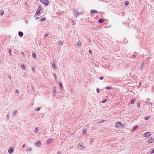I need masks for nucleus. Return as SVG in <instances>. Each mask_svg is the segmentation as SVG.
<instances>
[{
    "label": "nucleus",
    "instance_id": "49",
    "mask_svg": "<svg viewBox=\"0 0 154 154\" xmlns=\"http://www.w3.org/2000/svg\"><path fill=\"white\" fill-rule=\"evenodd\" d=\"M32 71L33 72H34L35 71V68L34 67H33L32 68Z\"/></svg>",
    "mask_w": 154,
    "mask_h": 154
},
{
    "label": "nucleus",
    "instance_id": "33",
    "mask_svg": "<svg viewBox=\"0 0 154 154\" xmlns=\"http://www.w3.org/2000/svg\"><path fill=\"white\" fill-rule=\"evenodd\" d=\"M41 109V107H39L38 108H37L35 110L37 111H38L40 109Z\"/></svg>",
    "mask_w": 154,
    "mask_h": 154
},
{
    "label": "nucleus",
    "instance_id": "12",
    "mask_svg": "<svg viewBox=\"0 0 154 154\" xmlns=\"http://www.w3.org/2000/svg\"><path fill=\"white\" fill-rule=\"evenodd\" d=\"M53 139L52 138H50L49 139L47 142V144H49L51 143L53 140Z\"/></svg>",
    "mask_w": 154,
    "mask_h": 154
},
{
    "label": "nucleus",
    "instance_id": "4",
    "mask_svg": "<svg viewBox=\"0 0 154 154\" xmlns=\"http://www.w3.org/2000/svg\"><path fill=\"white\" fill-rule=\"evenodd\" d=\"M41 2L45 5H48L49 3V1L48 0H41Z\"/></svg>",
    "mask_w": 154,
    "mask_h": 154
},
{
    "label": "nucleus",
    "instance_id": "46",
    "mask_svg": "<svg viewBox=\"0 0 154 154\" xmlns=\"http://www.w3.org/2000/svg\"><path fill=\"white\" fill-rule=\"evenodd\" d=\"M15 92L17 93L19 92V90L18 89H16L15 91Z\"/></svg>",
    "mask_w": 154,
    "mask_h": 154
},
{
    "label": "nucleus",
    "instance_id": "50",
    "mask_svg": "<svg viewBox=\"0 0 154 154\" xmlns=\"http://www.w3.org/2000/svg\"><path fill=\"white\" fill-rule=\"evenodd\" d=\"M141 82H139V84H138V85H139V86H140L141 85Z\"/></svg>",
    "mask_w": 154,
    "mask_h": 154
},
{
    "label": "nucleus",
    "instance_id": "51",
    "mask_svg": "<svg viewBox=\"0 0 154 154\" xmlns=\"http://www.w3.org/2000/svg\"><path fill=\"white\" fill-rule=\"evenodd\" d=\"M136 55L135 54H133V57L134 58H135L136 57Z\"/></svg>",
    "mask_w": 154,
    "mask_h": 154
},
{
    "label": "nucleus",
    "instance_id": "1",
    "mask_svg": "<svg viewBox=\"0 0 154 154\" xmlns=\"http://www.w3.org/2000/svg\"><path fill=\"white\" fill-rule=\"evenodd\" d=\"M115 127L116 128H119L121 127L124 128L125 127V125L122 124L121 122H118L115 124Z\"/></svg>",
    "mask_w": 154,
    "mask_h": 154
},
{
    "label": "nucleus",
    "instance_id": "6",
    "mask_svg": "<svg viewBox=\"0 0 154 154\" xmlns=\"http://www.w3.org/2000/svg\"><path fill=\"white\" fill-rule=\"evenodd\" d=\"M147 141L149 143H152L154 142V139L151 137Z\"/></svg>",
    "mask_w": 154,
    "mask_h": 154
},
{
    "label": "nucleus",
    "instance_id": "29",
    "mask_svg": "<svg viewBox=\"0 0 154 154\" xmlns=\"http://www.w3.org/2000/svg\"><path fill=\"white\" fill-rule=\"evenodd\" d=\"M38 131V128L36 127L35 128V132L36 133H37Z\"/></svg>",
    "mask_w": 154,
    "mask_h": 154
},
{
    "label": "nucleus",
    "instance_id": "48",
    "mask_svg": "<svg viewBox=\"0 0 154 154\" xmlns=\"http://www.w3.org/2000/svg\"><path fill=\"white\" fill-rule=\"evenodd\" d=\"M21 54L22 55H25V53H24V52H21Z\"/></svg>",
    "mask_w": 154,
    "mask_h": 154
},
{
    "label": "nucleus",
    "instance_id": "26",
    "mask_svg": "<svg viewBox=\"0 0 154 154\" xmlns=\"http://www.w3.org/2000/svg\"><path fill=\"white\" fill-rule=\"evenodd\" d=\"M150 117L146 116L144 118V119L146 120H147L149 119Z\"/></svg>",
    "mask_w": 154,
    "mask_h": 154
},
{
    "label": "nucleus",
    "instance_id": "2",
    "mask_svg": "<svg viewBox=\"0 0 154 154\" xmlns=\"http://www.w3.org/2000/svg\"><path fill=\"white\" fill-rule=\"evenodd\" d=\"M42 9V7L41 6H39L38 8V10H37L36 14L35 16L38 15V16L40 15V14H39L40 13V11Z\"/></svg>",
    "mask_w": 154,
    "mask_h": 154
},
{
    "label": "nucleus",
    "instance_id": "24",
    "mask_svg": "<svg viewBox=\"0 0 154 154\" xmlns=\"http://www.w3.org/2000/svg\"><path fill=\"white\" fill-rule=\"evenodd\" d=\"M81 42L79 41L78 42L76 45L77 46H79L81 45Z\"/></svg>",
    "mask_w": 154,
    "mask_h": 154
},
{
    "label": "nucleus",
    "instance_id": "44",
    "mask_svg": "<svg viewBox=\"0 0 154 154\" xmlns=\"http://www.w3.org/2000/svg\"><path fill=\"white\" fill-rule=\"evenodd\" d=\"M72 22L73 23V25H74L75 21L73 20H72Z\"/></svg>",
    "mask_w": 154,
    "mask_h": 154
},
{
    "label": "nucleus",
    "instance_id": "35",
    "mask_svg": "<svg viewBox=\"0 0 154 154\" xmlns=\"http://www.w3.org/2000/svg\"><path fill=\"white\" fill-rule=\"evenodd\" d=\"M125 4L126 5H128L129 4V2H128V1H125Z\"/></svg>",
    "mask_w": 154,
    "mask_h": 154
},
{
    "label": "nucleus",
    "instance_id": "57",
    "mask_svg": "<svg viewBox=\"0 0 154 154\" xmlns=\"http://www.w3.org/2000/svg\"><path fill=\"white\" fill-rule=\"evenodd\" d=\"M141 0H139V1H141Z\"/></svg>",
    "mask_w": 154,
    "mask_h": 154
},
{
    "label": "nucleus",
    "instance_id": "37",
    "mask_svg": "<svg viewBox=\"0 0 154 154\" xmlns=\"http://www.w3.org/2000/svg\"><path fill=\"white\" fill-rule=\"evenodd\" d=\"M107 101V100L106 99H105V100H103L102 102V103H105Z\"/></svg>",
    "mask_w": 154,
    "mask_h": 154
},
{
    "label": "nucleus",
    "instance_id": "18",
    "mask_svg": "<svg viewBox=\"0 0 154 154\" xmlns=\"http://www.w3.org/2000/svg\"><path fill=\"white\" fill-rule=\"evenodd\" d=\"M103 19H100L98 20V22L100 23H102L103 22Z\"/></svg>",
    "mask_w": 154,
    "mask_h": 154
},
{
    "label": "nucleus",
    "instance_id": "53",
    "mask_svg": "<svg viewBox=\"0 0 154 154\" xmlns=\"http://www.w3.org/2000/svg\"><path fill=\"white\" fill-rule=\"evenodd\" d=\"M89 52L90 53V54H91L92 53V52L91 51V50H90L89 51Z\"/></svg>",
    "mask_w": 154,
    "mask_h": 154
},
{
    "label": "nucleus",
    "instance_id": "38",
    "mask_svg": "<svg viewBox=\"0 0 154 154\" xmlns=\"http://www.w3.org/2000/svg\"><path fill=\"white\" fill-rule=\"evenodd\" d=\"M154 153V148L152 150V151L150 152V153L152 154Z\"/></svg>",
    "mask_w": 154,
    "mask_h": 154
},
{
    "label": "nucleus",
    "instance_id": "55",
    "mask_svg": "<svg viewBox=\"0 0 154 154\" xmlns=\"http://www.w3.org/2000/svg\"><path fill=\"white\" fill-rule=\"evenodd\" d=\"M37 16H38V15H36V16H35V17H37Z\"/></svg>",
    "mask_w": 154,
    "mask_h": 154
},
{
    "label": "nucleus",
    "instance_id": "16",
    "mask_svg": "<svg viewBox=\"0 0 154 154\" xmlns=\"http://www.w3.org/2000/svg\"><path fill=\"white\" fill-rule=\"evenodd\" d=\"M17 110H15L13 113V115L14 116H15L16 115V114L17 113Z\"/></svg>",
    "mask_w": 154,
    "mask_h": 154
},
{
    "label": "nucleus",
    "instance_id": "40",
    "mask_svg": "<svg viewBox=\"0 0 154 154\" xmlns=\"http://www.w3.org/2000/svg\"><path fill=\"white\" fill-rule=\"evenodd\" d=\"M99 79L100 80H102L103 79V76L100 77L99 78Z\"/></svg>",
    "mask_w": 154,
    "mask_h": 154
},
{
    "label": "nucleus",
    "instance_id": "52",
    "mask_svg": "<svg viewBox=\"0 0 154 154\" xmlns=\"http://www.w3.org/2000/svg\"><path fill=\"white\" fill-rule=\"evenodd\" d=\"M26 146V145L25 144H24L22 146V148H24Z\"/></svg>",
    "mask_w": 154,
    "mask_h": 154
},
{
    "label": "nucleus",
    "instance_id": "32",
    "mask_svg": "<svg viewBox=\"0 0 154 154\" xmlns=\"http://www.w3.org/2000/svg\"><path fill=\"white\" fill-rule=\"evenodd\" d=\"M54 78L56 80V81H57V76L55 74H54Z\"/></svg>",
    "mask_w": 154,
    "mask_h": 154
},
{
    "label": "nucleus",
    "instance_id": "17",
    "mask_svg": "<svg viewBox=\"0 0 154 154\" xmlns=\"http://www.w3.org/2000/svg\"><path fill=\"white\" fill-rule=\"evenodd\" d=\"M56 87L54 86V90H53V93L54 94H56Z\"/></svg>",
    "mask_w": 154,
    "mask_h": 154
},
{
    "label": "nucleus",
    "instance_id": "54",
    "mask_svg": "<svg viewBox=\"0 0 154 154\" xmlns=\"http://www.w3.org/2000/svg\"><path fill=\"white\" fill-rule=\"evenodd\" d=\"M8 77L10 79H11V76H9Z\"/></svg>",
    "mask_w": 154,
    "mask_h": 154
},
{
    "label": "nucleus",
    "instance_id": "10",
    "mask_svg": "<svg viewBox=\"0 0 154 154\" xmlns=\"http://www.w3.org/2000/svg\"><path fill=\"white\" fill-rule=\"evenodd\" d=\"M13 149L12 147H10L8 149V152L9 153H11L13 152Z\"/></svg>",
    "mask_w": 154,
    "mask_h": 154
},
{
    "label": "nucleus",
    "instance_id": "30",
    "mask_svg": "<svg viewBox=\"0 0 154 154\" xmlns=\"http://www.w3.org/2000/svg\"><path fill=\"white\" fill-rule=\"evenodd\" d=\"M32 57L34 58H35L36 57V54L35 53H33L32 54Z\"/></svg>",
    "mask_w": 154,
    "mask_h": 154
},
{
    "label": "nucleus",
    "instance_id": "19",
    "mask_svg": "<svg viewBox=\"0 0 154 154\" xmlns=\"http://www.w3.org/2000/svg\"><path fill=\"white\" fill-rule=\"evenodd\" d=\"M50 33L49 32H48L47 33H45V35L44 37V38H45L46 37L48 36L50 34Z\"/></svg>",
    "mask_w": 154,
    "mask_h": 154
},
{
    "label": "nucleus",
    "instance_id": "34",
    "mask_svg": "<svg viewBox=\"0 0 154 154\" xmlns=\"http://www.w3.org/2000/svg\"><path fill=\"white\" fill-rule=\"evenodd\" d=\"M11 49L9 48L8 50V52L10 54H11Z\"/></svg>",
    "mask_w": 154,
    "mask_h": 154
},
{
    "label": "nucleus",
    "instance_id": "43",
    "mask_svg": "<svg viewBox=\"0 0 154 154\" xmlns=\"http://www.w3.org/2000/svg\"><path fill=\"white\" fill-rule=\"evenodd\" d=\"M46 19L45 18H42V19L41 20V21H43L44 20H45Z\"/></svg>",
    "mask_w": 154,
    "mask_h": 154
},
{
    "label": "nucleus",
    "instance_id": "14",
    "mask_svg": "<svg viewBox=\"0 0 154 154\" xmlns=\"http://www.w3.org/2000/svg\"><path fill=\"white\" fill-rule=\"evenodd\" d=\"M107 90H110L112 88V87L111 86H108L105 88Z\"/></svg>",
    "mask_w": 154,
    "mask_h": 154
},
{
    "label": "nucleus",
    "instance_id": "11",
    "mask_svg": "<svg viewBox=\"0 0 154 154\" xmlns=\"http://www.w3.org/2000/svg\"><path fill=\"white\" fill-rule=\"evenodd\" d=\"M91 14L97 13H98V11L95 10H92L91 11Z\"/></svg>",
    "mask_w": 154,
    "mask_h": 154
},
{
    "label": "nucleus",
    "instance_id": "27",
    "mask_svg": "<svg viewBox=\"0 0 154 154\" xmlns=\"http://www.w3.org/2000/svg\"><path fill=\"white\" fill-rule=\"evenodd\" d=\"M143 66H144V63L143 62L142 63H141V66L140 67V69H142L143 67Z\"/></svg>",
    "mask_w": 154,
    "mask_h": 154
},
{
    "label": "nucleus",
    "instance_id": "22",
    "mask_svg": "<svg viewBox=\"0 0 154 154\" xmlns=\"http://www.w3.org/2000/svg\"><path fill=\"white\" fill-rule=\"evenodd\" d=\"M86 132L87 130L85 129L83 130V133L84 135L86 133Z\"/></svg>",
    "mask_w": 154,
    "mask_h": 154
},
{
    "label": "nucleus",
    "instance_id": "42",
    "mask_svg": "<svg viewBox=\"0 0 154 154\" xmlns=\"http://www.w3.org/2000/svg\"><path fill=\"white\" fill-rule=\"evenodd\" d=\"M31 150H32V148H30L29 149H28L27 150V151H31Z\"/></svg>",
    "mask_w": 154,
    "mask_h": 154
},
{
    "label": "nucleus",
    "instance_id": "25",
    "mask_svg": "<svg viewBox=\"0 0 154 154\" xmlns=\"http://www.w3.org/2000/svg\"><path fill=\"white\" fill-rule=\"evenodd\" d=\"M135 101V100H131L130 102V103L131 104H133L134 102Z\"/></svg>",
    "mask_w": 154,
    "mask_h": 154
},
{
    "label": "nucleus",
    "instance_id": "15",
    "mask_svg": "<svg viewBox=\"0 0 154 154\" xmlns=\"http://www.w3.org/2000/svg\"><path fill=\"white\" fill-rule=\"evenodd\" d=\"M58 83L59 85L60 89H62L63 88V85L62 83L60 82H59Z\"/></svg>",
    "mask_w": 154,
    "mask_h": 154
},
{
    "label": "nucleus",
    "instance_id": "3",
    "mask_svg": "<svg viewBox=\"0 0 154 154\" xmlns=\"http://www.w3.org/2000/svg\"><path fill=\"white\" fill-rule=\"evenodd\" d=\"M81 13L79 12L77 10H75L74 11V15L75 17H78L80 14H81Z\"/></svg>",
    "mask_w": 154,
    "mask_h": 154
},
{
    "label": "nucleus",
    "instance_id": "36",
    "mask_svg": "<svg viewBox=\"0 0 154 154\" xmlns=\"http://www.w3.org/2000/svg\"><path fill=\"white\" fill-rule=\"evenodd\" d=\"M140 103L138 102L137 103V106L138 107H140Z\"/></svg>",
    "mask_w": 154,
    "mask_h": 154
},
{
    "label": "nucleus",
    "instance_id": "5",
    "mask_svg": "<svg viewBox=\"0 0 154 154\" xmlns=\"http://www.w3.org/2000/svg\"><path fill=\"white\" fill-rule=\"evenodd\" d=\"M151 133L150 132H147L143 134V136L145 137H148L151 135Z\"/></svg>",
    "mask_w": 154,
    "mask_h": 154
},
{
    "label": "nucleus",
    "instance_id": "41",
    "mask_svg": "<svg viewBox=\"0 0 154 154\" xmlns=\"http://www.w3.org/2000/svg\"><path fill=\"white\" fill-rule=\"evenodd\" d=\"M100 91L99 90V89L97 88V93H99L100 92Z\"/></svg>",
    "mask_w": 154,
    "mask_h": 154
},
{
    "label": "nucleus",
    "instance_id": "7",
    "mask_svg": "<svg viewBox=\"0 0 154 154\" xmlns=\"http://www.w3.org/2000/svg\"><path fill=\"white\" fill-rule=\"evenodd\" d=\"M85 146H83V143H79L78 144V147L79 148H85Z\"/></svg>",
    "mask_w": 154,
    "mask_h": 154
},
{
    "label": "nucleus",
    "instance_id": "23",
    "mask_svg": "<svg viewBox=\"0 0 154 154\" xmlns=\"http://www.w3.org/2000/svg\"><path fill=\"white\" fill-rule=\"evenodd\" d=\"M52 67L53 68L55 69L56 68V65L55 63H54L52 64Z\"/></svg>",
    "mask_w": 154,
    "mask_h": 154
},
{
    "label": "nucleus",
    "instance_id": "47",
    "mask_svg": "<svg viewBox=\"0 0 154 154\" xmlns=\"http://www.w3.org/2000/svg\"><path fill=\"white\" fill-rule=\"evenodd\" d=\"M93 140V138H91V139H90V141L91 142H92Z\"/></svg>",
    "mask_w": 154,
    "mask_h": 154
},
{
    "label": "nucleus",
    "instance_id": "21",
    "mask_svg": "<svg viewBox=\"0 0 154 154\" xmlns=\"http://www.w3.org/2000/svg\"><path fill=\"white\" fill-rule=\"evenodd\" d=\"M137 127H138V126H134L132 130V131H134L135 130H136L137 129Z\"/></svg>",
    "mask_w": 154,
    "mask_h": 154
},
{
    "label": "nucleus",
    "instance_id": "45",
    "mask_svg": "<svg viewBox=\"0 0 154 154\" xmlns=\"http://www.w3.org/2000/svg\"><path fill=\"white\" fill-rule=\"evenodd\" d=\"M62 152L59 151L58 152L57 154H61Z\"/></svg>",
    "mask_w": 154,
    "mask_h": 154
},
{
    "label": "nucleus",
    "instance_id": "58",
    "mask_svg": "<svg viewBox=\"0 0 154 154\" xmlns=\"http://www.w3.org/2000/svg\"><path fill=\"white\" fill-rule=\"evenodd\" d=\"M103 121L102 122H103Z\"/></svg>",
    "mask_w": 154,
    "mask_h": 154
},
{
    "label": "nucleus",
    "instance_id": "28",
    "mask_svg": "<svg viewBox=\"0 0 154 154\" xmlns=\"http://www.w3.org/2000/svg\"><path fill=\"white\" fill-rule=\"evenodd\" d=\"M145 103L146 104H148L149 105L151 104V102H150L149 101H146V102H145Z\"/></svg>",
    "mask_w": 154,
    "mask_h": 154
},
{
    "label": "nucleus",
    "instance_id": "56",
    "mask_svg": "<svg viewBox=\"0 0 154 154\" xmlns=\"http://www.w3.org/2000/svg\"><path fill=\"white\" fill-rule=\"evenodd\" d=\"M38 18V17H37V18H36L35 19H37Z\"/></svg>",
    "mask_w": 154,
    "mask_h": 154
},
{
    "label": "nucleus",
    "instance_id": "13",
    "mask_svg": "<svg viewBox=\"0 0 154 154\" xmlns=\"http://www.w3.org/2000/svg\"><path fill=\"white\" fill-rule=\"evenodd\" d=\"M18 34L20 37H22L23 35V33L22 32L19 31L18 32Z\"/></svg>",
    "mask_w": 154,
    "mask_h": 154
},
{
    "label": "nucleus",
    "instance_id": "31",
    "mask_svg": "<svg viewBox=\"0 0 154 154\" xmlns=\"http://www.w3.org/2000/svg\"><path fill=\"white\" fill-rule=\"evenodd\" d=\"M21 67L22 69H25L26 66L24 65H23L21 66Z\"/></svg>",
    "mask_w": 154,
    "mask_h": 154
},
{
    "label": "nucleus",
    "instance_id": "39",
    "mask_svg": "<svg viewBox=\"0 0 154 154\" xmlns=\"http://www.w3.org/2000/svg\"><path fill=\"white\" fill-rule=\"evenodd\" d=\"M7 120H8L9 119V113H8V114L7 115Z\"/></svg>",
    "mask_w": 154,
    "mask_h": 154
},
{
    "label": "nucleus",
    "instance_id": "8",
    "mask_svg": "<svg viewBox=\"0 0 154 154\" xmlns=\"http://www.w3.org/2000/svg\"><path fill=\"white\" fill-rule=\"evenodd\" d=\"M57 44L58 45H60L62 46L63 44V41L59 40L58 41Z\"/></svg>",
    "mask_w": 154,
    "mask_h": 154
},
{
    "label": "nucleus",
    "instance_id": "9",
    "mask_svg": "<svg viewBox=\"0 0 154 154\" xmlns=\"http://www.w3.org/2000/svg\"><path fill=\"white\" fill-rule=\"evenodd\" d=\"M35 145L38 146H39L41 144V142L40 141H38L35 143Z\"/></svg>",
    "mask_w": 154,
    "mask_h": 154
},
{
    "label": "nucleus",
    "instance_id": "20",
    "mask_svg": "<svg viewBox=\"0 0 154 154\" xmlns=\"http://www.w3.org/2000/svg\"><path fill=\"white\" fill-rule=\"evenodd\" d=\"M4 13V11L2 10H0V14L2 15Z\"/></svg>",
    "mask_w": 154,
    "mask_h": 154
}]
</instances>
